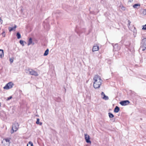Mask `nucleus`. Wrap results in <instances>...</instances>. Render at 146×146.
I'll return each mask as SVG.
<instances>
[{"label": "nucleus", "instance_id": "obj_1", "mask_svg": "<svg viewBox=\"0 0 146 146\" xmlns=\"http://www.w3.org/2000/svg\"><path fill=\"white\" fill-rule=\"evenodd\" d=\"M94 82L93 87L95 88H99L102 85V80L100 77L97 75H95L93 78Z\"/></svg>", "mask_w": 146, "mask_h": 146}, {"label": "nucleus", "instance_id": "obj_2", "mask_svg": "<svg viewBox=\"0 0 146 146\" xmlns=\"http://www.w3.org/2000/svg\"><path fill=\"white\" fill-rule=\"evenodd\" d=\"M146 49V38H144L141 40L140 49L142 51L145 50Z\"/></svg>", "mask_w": 146, "mask_h": 146}, {"label": "nucleus", "instance_id": "obj_3", "mask_svg": "<svg viewBox=\"0 0 146 146\" xmlns=\"http://www.w3.org/2000/svg\"><path fill=\"white\" fill-rule=\"evenodd\" d=\"M19 128V125L18 123H15L13 125L12 127V129L11 130V133H13L15 131H16Z\"/></svg>", "mask_w": 146, "mask_h": 146}, {"label": "nucleus", "instance_id": "obj_4", "mask_svg": "<svg viewBox=\"0 0 146 146\" xmlns=\"http://www.w3.org/2000/svg\"><path fill=\"white\" fill-rule=\"evenodd\" d=\"M14 85V84L12 82H10L7 84L3 87V88L5 90H8L12 88Z\"/></svg>", "mask_w": 146, "mask_h": 146}, {"label": "nucleus", "instance_id": "obj_5", "mask_svg": "<svg viewBox=\"0 0 146 146\" xmlns=\"http://www.w3.org/2000/svg\"><path fill=\"white\" fill-rule=\"evenodd\" d=\"M85 139L86 142L87 143H91V141L90 140V136L87 134H84Z\"/></svg>", "mask_w": 146, "mask_h": 146}, {"label": "nucleus", "instance_id": "obj_6", "mask_svg": "<svg viewBox=\"0 0 146 146\" xmlns=\"http://www.w3.org/2000/svg\"><path fill=\"white\" fill-rule=\"evenodd\" d=\"M29 72L30 74L35 75V76H38V74L37 72L35 70H32V69H30L29 70Z\"/></svg>", "mask_w": 146, "mask_h": 146}, {"label": "nucleus", "instance_id": "obj_7", "mask_svg": "<svg viewBox=\"0 0 146 146\" xmlns=\"http://www.w3.org/2000/svg\"><path fill=\"white\" fill-rule=\"evenodd\" d=\"M129 103L128 100L123 101L121 102L120 104L122 106H125Z\"/></svg>", "mask_w": 146, "mask_h": 146}, {"label": "nucleus", "instance_id": "obj_8", "mask_svg": "<svg viewBox=\"0 0 146 146\" xmlns=\"http://www.w3.org/2000/svg\"><path fill=\"white\" fill-rule=\"evenodd\" d=\"M101 96L102 98L104 100H108L109 99L108 97L106 96L104 92H102L101 93Z\"/></svg>", "mask_w": 146, "mask_h": 146}, {"label": "nucleus", "instance_id": "obj_9", "mask_svg": "<svg viewBox=\"0 0 146 146\" xmlns=\"http://www.w3.org/2000/svg\"><path fill=\"white\" fill-rule=\"evenodd\" d=\"M99 50V46L97 45L94 46L92 49L93 52L96 51L98 50Z\"/></svg>", "mask_w": 146, "mask_h": 146}, {"label": "nucleus", "instance_id": "obj_10", "mask_svg": "<svg viewBox=\"0 0 146 146\" xmlns=\"http://www.w3.org/2000/svg\"><path fill=\"white\" fill-rule=\"evenodd\" d=\"M16 28H17V26L16 25H15L14 27H9V28L8 29H9V32H10L13 31H15Z\"/></svg>", "mask_w": 146, "mask_h": 146}, {"label": "nucleus", "instance_id": "obj_11", "mask_svg": "<svg viewBox=\"0 0 146 146\" xmlns=\"http://www.w3.org/2000/svg\"><path fill=\"white\" fill-rule=\"evenodd\" d=\"M10 139V138H7L5 139H3V140H5L6 141V142L7 143V144H8L7 146H9Z\"/></svg>", "mask_w": 146, "mask_h": 146}, {"label": "nucleus", "instance_id": "obj_12", "mask_svg": "<svg viewBox=\"0 0 146 146\" xmlns=\"http://www.w3.org/2000/svg\"><path fill=\"white\" fill-rule=\"evenodd\" d=\"M4 56L3 50L0 49V57L2 58Z\"/></svg>", "mask_w": 146, "mask_h": 146}, {"label": "nucleus", "instance_id": "obj_13", "mask_svg": "<svg viewBox=\"0 0 146 146\" xmlns=\"http://www.w3.org/2000/svg\"><path fill=\"white\" fill-rule=\"evenodd\" d=\"M140 6V4H135L133 5V7L134 8H138Z\"/></svg>", "mask_w": 146, "mask_h": 146}, {"label": "nucleus", "instance_id": "obj_14", "mask_svg": "<svg viewBox=\"0 0 146 146\" xmlns=\"http://www.w3.org/2000/svg\"><path fill=\"white\" fill-rule=\"evenodd\" d=\"M119 108L117 106H116L114 110V111L115 113H117L119 111Z\"/></svg>", "mask_w": 146, "mask_h": 146}, {"label": "nucleus", "instance_id": "obj_15", "mask_svg": "<svg viewBox=\"0 0 146 146\" xmlns=\"http://www.w3.org/2000/svg\"><path fill=\"white\" fill-rule=\"evenodd\" d=\"M32 39L31 38L29 39V41H28V45H30L32 43Z\"/></svg>", "mask_w": 146, "mask_h": 146}, {"label": "nucleus", "instance_id": "obj_16", "mask_svg": "<svg viewBox=\"0 0 146 146\" xmlns=\"http://www.w3.org/2000/svg\"><path fill=\"white\" fill-rule=\"evenodd\" d=\"M39 118H37V121L36 122V123L37 124H39L40 125H41L42 124V123L41 122H39Z\"/></svg>", "mask_w": 146, "mask_h": 146}, {"label": "nucleus", "instance_id": "obj_17", "mask_svg": "<svg viewBox=\"0 0 146 146\" xmlns=\"http://www.w3.org/2000/svg\"><path fill=\"white\" fill-rule=\"evenodd\" d=\"M49 50L48 49L46 50L44 54V56H47Z\"/></svg>", "mask_w": 146, "mask_h": 146}, {"label": "nucleus", "instance_id": "obj_18", "mask_svg": "<svg viewBox=\"0 0 146 146\" xmlns=\"http://www.w3.org/2000/svg\"><path fill=\"white\" fill-rule=\"evenodd\" d=\"M109 115L110 118H113L114 117L113 115L111 113H108Z\"/></svg>", "mask_w": 146, "mask_h": 146}, {"label": "nucleus", "instance_id": "obj_19", "mask_svg": "<svg viewBox=\"0 0 146 146\" xmlns=\"http://www.w3.org/2000/svg\"><path fill=\"white\" fill-rule=\"evenodd\" d=\"M17 36L18 39L20 38L21 37V36L19 33H17Z\"/></svg>", "mask_w": 146, "mask_h": 146}, {"label": "nucleus", "instance_id": "obj_20", "mask_svg": "<svg viewBox=\"0 0 146 146\" xmlns=\"http://www.w3.org/2000/svg\"><path fill=\"white\" fill-rule=\"evenodd\" d=\"M142 14L144 15H146V9H144L142 12Z\"/></svg>", "mask_w": 146, "mask_h": 146}, {"label": "nucleus", "instance_id": "obj_21", "mask_svg": "<svg viewBox=\"0 0 146 146\" xmlns=\"http://www.w3.org/2000/svg\"><path fill=\"white\" fill-rule=\"evenodd\" d=\"M9 60L10 63H12L13 62V58H10V59Z\"/></svg>", "mask_w": 146, "mask_h": 146}, {"label": "nucleus", "instance_id": "obj_22", "mask_svg": "<svg viewBox=\"0 0 146 146\" xmlns=\"http://www.w3.org/2000/svg\"><path fill=\"white\" fill-rule=\"evenodd\" d=\"M23 42V41L22 40H21L20 41V43L23 46L24 45Z\"/></svg>", "mask_w": 146, "mask_h": 146}, {"label": "nucleus", "instance_id": "obj_23", "mask_svg": "<svg viewBox=\"0 0 146 146\" xmlns=\"http://www.w3.org/2000/svg\"><path fill=\"white\" fill-rule=\"evenodd\" d=\"M142 29L144 30H146V25L143 26V27L142 28Z\"/></svg>", "mask_w": 146, "mask_h": 146}, {"label": "nucleus", "instance_id": "obj_24", "mask_svg": "<svg viewBox=\"0 0 146 146\" xmlns=\"http://www.w3.org/2000/svg\"><path fill=\"white\" fill-rule=\"evenodd\" d=\"M2 35L3 37H5V33L4 31L2 33Z\"/></svg>", "mask_w": 146, "mask_h": 146}, {"label": "nucleus", "instance_id": "obj_25", "mask_svg": "<svg viewBox=\"0 0 146 146\" xmlns=\"http://www.w3.org/2000/svg\"><path fill=\"white\" fill-rule=\"evenodd\" d=\"M29 144L31 145V146H33V144L32 142L29 141Z\"/></svg>", "mask_w": 146, "mask_h": 146}, {"label": "nucleus", "instance_id": "obj_26", "mask_svg": "<svg viewBox=\"0 0 146 146\" xmlns=\"http://www.w3.org/2000/svg\"><path fill=\"white\" fill-rule=\"evenodd\" d=\"M3 20L0 17V24H1L3 23Z\"/></svg>", "mask_w": 146, "mask_h": 146}, {"label": "nucleus", "instance_id": "obj_27", "mask_svg": "<svg viewBox=\"0 0 146 146\" xmlns=\"http://www.w3.org/2000/svg\"><path fill=\"white\" fill-rule=\"evenodd\" d=\"M131 23V22L129 20H128V25L129 26L130 25V24Z\"/></svg>", "mask_w": 146, "mask_h": 146}, {"label": "nucleus", "instance_id": "obj_28", "mask_svg": "<svg viewBox=\"0 0 146 146\" xmlns=\"http://www.w3.org/2000/svg\"><path fill=\"white\" fill-rule=\"evenodd\" d=\"M12 98V96H10L9 98H8V100H9L11 99Z\"/></svg>", "mask_w": 146, "mask_h": 146}, {"label": "nucleus", "instance_id": "obj_29", "mask_svg": "<svg viewBox=\"0 0 146 146\" xmlns=\"http://www.w3.org/2000/svg\"><path fill=\"white\" fill-rule=\"evenodd\" d=\"M133 0H130L129 1L130 2H131Z\"/></svg>", "mask_w": 146, "mask_h": 146}, {"label": "nucleus", "instance_id": "obj_30", "mask_svg": "<svg viewBox=\"0 0 146 146\" xmlns=\"http://www.w3.org/2000/svg\"><path fill=\"white\" fill-rule=\"evenodd\" d=\"M1 106V103H0V107Z\"/></svg>", "mask_w": 146, "mask_h": 146}]
</instances>
